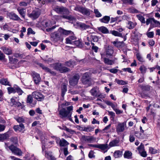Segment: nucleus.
<instances>
[{
  "label": "nucleus",
  "instance_id": "15",
  "mask_svg": "<svg viewBox=\"0 0 160 160\" xmlns=\"http://www.w3.org/2000/svg\"><path fill=\"white\" fill-rule=\"evenodd\" d=\"M0 49L7 55H10L12 54V50L9 48L3 46L1 47Z\"/></svg>",
  "mask_w": 160,
  "mask_h": 160
},
{
  "label": "nucleus",
  "instance_id": "55",
  "mask_svg": "<svg viewBox=\"0 0 160 160\" xmlns=\"http://www.w3.org/2000/svg\"><path fill=\"white\" fill-rule=\"evenodd\" d=\"M10 140L12 142L14 143H16L18 142V138L16 137L11 138Z\"/></svg>",
  "mask_w": 160,
  "mask_h": 160
},
{
  "label": "nucleus",
  "instance_id": "21",
  "mask_svg": "<svg viewBox=\"0 0 160 160\" xmlns=\"http://www.w3.org/2000/svg\"><path fill=\"white\" fill-rule=\"evenodd\" d=\"M99 88L97 87L93 88L90 90V92L92 95L97 97L98 95V93L99 91Z\"/></svg>",
  "mask_w": 160,
  "mask_h": 160
},
{
  "label": "nucleus",
  "instance_id": "59",
  "mask_svg": "<svg viewBox=\"0 0 160 160\" xmlns=\"http://www.w3.org/2000/svg\"><path fill=\"white\" fill-rule=\"evenodd\" d=\"M140 153L141 155L143 157H146L147 156L146 152L144 150L141 152Z\"/></svg>",
  "mask_w": 160,
  "mask_h": 160
},
{
  "label": "nucleus",
  "instance_id": "41",
  "mask_svg": "<svg viewBox=\"0 0 160 160\" xmlns=\"http://www.w3.org/2000/svg\"><path fill=\"white\" fill-rule=\"evenodd\" d=\"M118 142V140H114L109 143V146L111 147L116 146Z\"/></svg>",
  "mask_w": 160,
  "mask_h": 160
},
{
  "label": "nucleus",
  "instance_id": "48",
  "mask_svg": "<svg viewBox=\"0 0 160 160\" xmlns=\"http://www.w3.org/2000/svg\"><path fill=\"white\" fill-rule=\"evenodd\" d=\"M137 149L139 153L141 152L144 150V145L141 143V145L137 148Z\"/></svg>",
  "mask_w": 160,
  "mask_h": 160
},
{
  "label": "nucleus",
  "instance_id": "40",
  "mask_svg": "<svg viewBox=\"0 0 160 160\" xmlns=\"http://www.w3.org/2000/svg\"><path fill=\"white\" fill-rule=\"evenodd\" d=\"M79 26L81 29L82 30L86 29L90 27L88 25H86L84 23H80L79 24Z\"/></svg>",
  "mask_w": 160,
  "mask_h": 160
},
{
  "label": "nucleus",
  "instance_id": "54",
  "mask_svg": "<svg viewBox=\"0 0 160 160\" xmlns=\"http://www.w3.org/2000/svg\"><path fill=\"white\" fill-rule=\"evenodd\" d=\"M122 70L124 72H128L130 73H132V71L131 70V68H123L122 69Z\"/></svg>",
  "mask_w": 160,
  "mask_h": 160
},
{
  "label": "nucleus",
  "instance_id": "64",
  "mask_svg": "<svg viewBox=\"0 0 160 160\" xmlns=\"http://www.w3.org/2000/svg\"><path fill=\"white\" fill-rule=\"evenodd\" d=\"M94 12L96 16L97 17H100V13L98 9H94Z\"/></svg>",
  "mask_w": 160,
  "mask_h": 160
},
{
  "label": "nucleus",
  "instance_id": "16",
  "mask_svg": "<svg viewBox=\"0 0 160 160\" xmlns=\"http://www.w3.org/2000/svg\"><path fill=\"white\" fill-rule=\"evenodd\" d=\"M103 59L104 62L107 65H112L115 63V60L114 59H110L106 58H104Z\"/></svg>",
  "mask_w": 160,
  "mask_h": 160
},
{
  "label": "nucleus",
  "instance_id": "62",
  "mask_svg": "<svg viewBox=\"0 0 160 160\" xmlns=\"http://www.w3.org/2000/svg\"><path fill=\"white\" fill-rule=\"evenodd\" d=\"M117 82L118 84L120 85H124L126 84L125 81L122 80H118Z\"/></svg>",
  "mask_w": 160,
  "mask_h": 160
},
{
  "label": "nucleus",
  "instance_id": "38",
  "mask_svg": "<svg viewBox=\"0 0 160 160\" xmlns=\"http://www.w3.org/2000/svg\"><path fill=\"white\" fill-rule=\"evenodd\" d=\"M101 32L104 34L110 33L108 28L105 27H101Z\"/></svg>",
  "mask_w": 160,
  "mask_h": 160
},
{
  "label": "nucleus",
  "instance_id": "22",
  "mask_svg": "<svg viewBox=\"0 0 160 160\" xmlns=\"http://www.w3.org/2000/svg\"><path fill=\"white\" fill-rule=\"evenodd\" d=\"M112 43L115 46L118 48H121L124 46V43L123 41L118 42L114 41L112 42Z\"/></svg>",
  "mask_w": 160,
  "mask_h": 160
},
{
  "label": "nucleus",
  "instance_id": "42",
  "mask_svg": "<svg viewBox=\"0 0 160 160\" xmlns=\"http://www.w3.org/2000/svg\"><path fill=\"white\" fill-rule=\"evenodd\" d=\"M15 119L19 123H24L25 122V118L22 117L16 118Z\"/></svg>",
  "mask_w": 160,
  "mask_h": 160
},
{
  "label": "nucleus",
  "instance_id": "18",
  "mask_svg": "<svg viewBox=\"0 0 160 160\" xmlns=\"http://www.w3.org/2000/svg\"><path fill=\"white\" fill-rule=\"evenodd\" d=\"M8 15L9 18L11 19L17 21L21 20L20 18L14 13H10L8 14Z\"/></svg>",
  "mask_w": 160,
  "mask_h": 160
},
{
  "label": "nucleus",
  "instance_id": "35",
  "mask_svg": "<svg viewBox=\"0 0 160 160\" xmlns=\"http://www.w3.org/2000/svg\"><path fill=\"white\" fill-rule=\"evenodd\" d=\"M153 18H149L146 20V23L147 25H149L150 23L151 24V26L148 29V31H150V29L152 28L151 25L152 24V22H153Z\"/></svg>",
  "mask_w": 160,
  "mask_h": 160
},
{
  "label": "nucleus",
  "instance_id": "53",
  "mask_svg": "<svg viewBox=\"0 0 160 160\" xmlns=\"http://www.w3.org/2000/svg\"><path fill=\"white\" fill-rule=\"evenodd\" d=\"M154 33L153 32H150L147 33V35L148 37L152 38L153 37Z\"/></svg>",
  "mask_w": 160,
  "mask_h": 160
},
{
  "label": "nucleus",
  "instance_id": "36",
  "mask_svg": "<svg viewBox=\"0 0 160 160\" xmlns=\"http://www.w3.org/2000/svg\"><path fill=\"white\" fill-rule=\"evenodd\" d=\"M110 33H111L112 35L115 36H118L120 37H121L122 36V34L116 31H110Z\"/></svg>",
  "mask_w": 160,
  "mask_h": 160
},
{
  "label": "nucleus",
  "instance_id": "17",
  "mask_svg": "<svg viewBox=\"0 0 160 160\" xmlns=\"http://www.w3.org/2000/svg\"><path fill=\"white\" fill-rule=\"evenodd\" d=\"M45 156L48 159L51 160H55L56 158L53 155L52 152L50 151L46 152L45 151Z\"/></svg>",
  "mask_w": 160,
  "mask_h": 160
},
{
  "label": "nucleus",
  "instance_id": "27",
  "mask_svg": "<svg viewBox=\"0 0 160 160\" xmlns=\"http://www.w3.org/2000/svg\"><path fill=\"white\" fill-rule=\"evenodd\" d=\"M136 22H133L131 21H128L127 23V27L129 29H132L134 28L136 25Z\"/></svg>",
  "mask_w": 160,
  "mask_h": 160
},
{
  "label": "nucleus",
  "instance_id": "29",
  "mask_svg": "<svg viewBox=\"0 0 160 160\" xmlns=\"http://www.w3.org/2000/svg\"><path fill=\"white\" fill-rule=\"evenodd\" d=\"M122 152L120 150L116 151L113 154L114 157L115 158H118L122 157Z\"/></svg>",
  "mask_w": 160,
  "mask_h": 160
},
{
  "label": "nucleus",
  "instance_id": "57",
  "mask_svg": "<svg viewBox=\"0 0 160 160\" xmlns=\"http://www.w3.org/2000/svg\"><path fill=\"white\" fill-rule=\"evenodd\" d=\"M66 41L67 43L71 44H73V41H72L71 39L69 37L66 38Z\"/></svg>",
  "mask_w": 160,
  "mask_h": 160
},
{
  "label": "nucleus",
  "instance_id": "28",
  "mask_svg": "<svg viewBox=\"0 0 160 160\" xmlns=\"http://www.w3.org/2000/svg\"><path fill=\"white\" fill-rule=\"evenodd\" d=\"M132 153L131 152L127 151L125 152L123 156L124 158L130 159L132 158Z\"/></svg>",
  "mask_w": 160,
  "mask_h": 160
},
{
  "label": "nucleus",
  "instance_id": "26",
  "mask_svg": "<svg viewBox=\"0 0 160 160\" xmlns=\"http://www.w3.org/2000/svg\"><path fill=\"white\" fill-rule=\"evenodd\" d=\"M82 138L88 142H91L93 140V138L92 136H84L82 137Z\"/></svg>",
  "mask_w": 160,
  "mask_h": 160
},
{
  "label": "nucleus",
  "instance_id": "24",
  "mask_svg": "<svg viewBox=\"0 0 160 160\" xmlns=\"http://www.w3.org/2000/svg\"><path fill=\"white\" fill-rule=\"evenodd\" d=\"M39 66L45 70L47 72H49L52 74H54V72L53 71H51L50 69H49L47 67H46L42 63H39Z\"/></svg>",
  "mask_w": 160,
  "mask_h": 160
},
{
  "label": "nucleus",
  "instance_id": "13",
  "mask_svg": "<svg viewBox=\"0 0 160 160\" xmlns=\"http://www.w3.org/2000/svg\"><path fill=\"white\" fill-rule=\"evenodd\" d=\"M87 39L88 42H90L91 44L93 45H94V43L92 42V41L93 42H97L98 41V37L92 35H88L87 37Z\"/></svg>",
  "mask_w": 160,
  "mask_h": 160
},
{
  "label": "nucleus",
  "instance_id": "56",
  "mask_svg": "<svg viewBox=\"0 0 160 160\" xmlns=\"http://www.w3.org/2000/svg\"><path fill=\"white\" fill-rule=\"evenodd\" d=\"M108 114L111 116V118L114 119L115 117V113L113 112L108 111Z\"/></svg>",
  "mask_w": 160,
  "mask_h": 160
},
{
  "label": "nucleus",
  "instance_id": "2",
  "mask_svg": "<svg viewBox=\"0 0 160 160\" xmlns=\"http://www.w3.org/2000/svg\"><path fill=\"white\" fill-rule=\"evenodd\" d=\"M54 10L58 13H63V14L61 16V17L69 20L71 23L75 22L76 20L75 18L69 14V11L65 8L57 6L54 8Z\"/></svg>",
  "mask_w": 160,
  "mask_h": 160
},
{
  "label": "nucleus",
  "instance_id": "7",
  "mask_svg": "<svg viewBox=\"0 0 160 160\" xmlns=\"http://www.w3.org/2000/svg\"><path fill=\"white\" fill-rule=\"evenodd\" d=\"M59 114L62 118L67 117L70 120L72 121L71 118L72 112H67L65 109L63 108L61 109L59 111Z\"/></svg>",
  "mask_w": 160,
  "mask_h": 160
},
{
  "label": "nucleus",
  "instance_id": "31",
  "mask_svg": "<svg viewBox=\"0 0 160 160\" xmlns=\"http://www.w3.org/2000/svg\"><path fill=\"white\" fill-rule=\"evenodd\" d=\"M17 10L22 17L24 18L26 12L25 9L22 8H18Z\"/></svg>",
  "mask_w": 160,
  "mask_h": 160
},
{
  "label": "nucleus",
  "instance_id": "8",
  "mask_svg": "<svg viewBox=\"0 0 160 160\" xmlns=\"http://www.w3.org/2000/svg\"><path fill=\"white\" fill-rule=\"evenodd\" d=\"M8 148L11 150L12 153L16 155L19 156L22 155V152L21 150L13 145L9 146Z\"/></svg>",
  "mask_w": 160,
  "mask_h": 160
},
{
  "label": "nucleus",
  "instance_id": "3",
  "mask_svg": "<svg viewBox=\"0 0 160 160\" xmlns=\"http://www.w3.org/2000/svg\"><path fill=\"white\" fill-rule=\"evenodd\" d=\"M82 83L87 86H90L92 84V79L90 73L86 72L84 73L81 79Z\"/></svg>",
  "mask_w": 160,
  "mask_h": 160
},
{
  "label": "nucleus",
  "instance_id": "5",
  "mask_svg": "<svg viewBox=\"0 0 160 160\" xmlns=\"http://www.w3.org/2000/svg\"><path fill=\"white\" fill-rule=\"evenodd\" d=\"M74 10L87 16H89L90 15V12L89 9L79 5L76 6Z\"/></svg>",
  "mask_w": 160,
  "mask_h": 160
},
{
  "label": "nucleus",
  "instance_id": "4",
  "mask_svg": "<svg viewBox=\"0 0 160 160\" xmlns=\"http://www.w3.org/2000/svg\"><path fill=\"white\" fill-rule=\"evenodd\" d=\"M53 65V67L55 70L59 71L61 73L66 72L70 71V69L63 66L61 63L57 62L54 64Z\"/></svg>",
  "mask_w": 160,
  "mask_h": 160
},
{
  "label": "nucleus",
  "instance_id": "25",
  "mask_svg": "<svg viewBox=\"0 0 160 160\" xmlns=\"http://www.w3.org/2000/svg\"><path fill=\"white\" fill-rule=\"evenodd\" d=\"M17 86L15 85L13 87H8L7 90L9 94L11 93H15L16 92Z\"/></svg>",
  "mask_w": 160,
  "mask_h": 160
},
{
  "label": "nucleus",
  "instance_id": "50",
  "mask_svg": "<svg viewBox=\"0 0 160 160\" xmlns=\"http://www.w3.org/2000/svg\"><path fill=\"white\" fill-rule=\"evenodd\" d=\"M16 92H17L19 95H22L24 92L18 86L17 87Z\"/></svg>",
  "mask_w": 160,
  "mask_h": 160
},
{
  "label": "nucleus",
  "instance_id": "9",
  "mask_svg": "<svg viewBox=\"0 0 160 160\" xmlns=\"http://www.w3.org/2000/svg\"><path fill=\"white\" fill-rule=\"evenodd\" d=\"M40 14V12L39 10L35 9L32 11L31 13L28 14V16L33 19L37 18Z\"/></svg>",
  "mask_w": 160,
  "mask_h": 160
},
{
  "label": "nucleus",
  "instance_id": "23",
  "mask_svg": "<svg viewBox=\"0 0 160 160\" xmlns=\"http://www.w3.org/2000/svg\"><path fill=\"white\" fill-rule=\"evenodd\" d=\"M9 137V136L8 132L2 134H0V141L2 142L8 138Z\"/></svg>",
  "mask_w": 160,
  "mask_h": 160
},
{
  "label": "nucleus",
  "instance_id": "51",
  "mask_svg": "<svg viewBox=\"0 0 160 160\" xmlns=\"http://www.w3.org/2000/svg\"><path fill=\"white\" fill-rule=\"evenodd\" d=\"M62 129L65 130L66 131H67L68 132H70V133H72V132H75L74 130H72L71 129H69L66 126H63Z\"/></svg>",
  "mask_w": 160,
  "mask_h": 160
},
{
  "label": "nucleus",
  "instance_id": "63",
  "mask_svg": "<svg viewBox=\"0 0 160 160\" xmlns=\"http://www.w3.org/2000/svg\"><path fill=\"white\" fill-rule=\"evenodd\" d=\"M43 25L44 27H50V25L49 24V22L48 21H45L43 22Z\"/></svg>",
  "mask_w": 160,
  "mask_h": 160
},
{
  "label": "nucleus",
  "instance_id": "1",
  "mask_svg": "<svg viewBox=\"0 0 160 160\" xmlns=\"http://www.w3.org/2000/svg\"><path fill=\"white\" fill-rule=\"evenodd\" d=\"M73 32L70 30H66L60 28L57 32H54L51 35V40L54 42H57L58 41H62V35H68L72 34Z\"/></svg>",
  "mask_w": 160,
  "mask_h": 160
},
{
  "label": "nucleus",
  "instance_id": "32",
  "mask_svg": "<svg viewBox=\"0 0 160 160\" xmlns=\"http://www.w3.org/2000/svg\"><path fill=\"white\" fill-rule=\"evenodd\" d=\"M110 19L109 16H105L101 19V22L105 23H108L110 20Z\"/></svg>",
  "mask_w": 160,
  "mask_h": 160
},
{
  "label": "nucleus",
  "instance_id": "34",
  "mask_svg": "<svg viewBox=\"0 0 160 160\" xmlns=\"http://www.w3.org/2000/svg\"><path fill=\"white\" fill-rule=\"evenodd\" d=\"M0 83L3 85L11 86L9 84V82L8 81L7 79L6 78H2L1 79Z\"/></svg>",
  "mask_w": 160,
  "mask_h": 160
},
{
  "label": "nucleus",
  "instance_id": "52",
  "mask_svg": "<svg viewBox=\"0 0 160 160\" xmlns=\"http://www.w3.org/2000/svg\"><path fill=\"white\" fill-rule=\"evenodd\" d=\"M35 34V32L32 30V29L30 28H29L28 29L27 34L29 35L30 34Z\"/></svg>",
  "mask_w": 160,
  "mask_h": 160
},
{
  "label": "nucleus",
  "instance_id": "37",
  "mask_svg": "<svg viewBox=\"0 0 160 160\" xmlns=\"http://www.w3.org/2000/svg\"><path fill=\"white\" fill-rule=\"evenodd\" d=\"M72 44L75 45L79 48H81L82 47V42L80 40L73 41Z\"/></svg>",
  "mask_w": 160,
  "mask_h": 160
},
{
  "label": "nucleus",
  "instance_id": "61",
  "mask_svg": "<svg viewBox=\"0 0 160 160\" xmlns=\"http://www.w3.org/2000/svg\"><path fill=\"white\" fill-rule=\"evenodd\" d=\"M34 2L36 4L38 3L39 4V5L42 6V5L43 4L42 0H34Z\"/></svg>",
  "mask_w": 160,
  "mask_h": 160
},
{
  "label": "nucleus",
  "instance_id": "11",
  "mask_svg": "<svg viewBox=\"0 0 160 160\" xmlns=\"http://www.w3.org/2000/svg\"><path fill=\"white\" fill-rule=\"evenodd\" d=\"M126 123L125 122L119 123L116 127V131L118 133L123 132L125 130V126Z\"/></svg>",
  "mask_w": 160,
  "mask_h": 160
},
{
  "label": "nucleus",
  "instance_id": "10",
  "mask_svg": "<svg viewBox=\"0 0 160 160\" xmlns=\"http://www.w3.org/2000/svg\"><path fill=\"white\" fill-rule=\"evenodd\" d=\"M32 75L35 83L38 84L41 81V78L39 74L34 71H32Z\"/></svg>",
  "mask_w": 160,
  "mask_h": 160
},
{
  "label": "nucleus",
  "instance_id": "49",
  "mask_svg": "<svg viewBox=\"0 0 160 160\" xmlns=\"http://www.w3.org/2000/svg\"><path fill=\"white\" fill-rule=\"evenodd\" d=\"M27 102L28 103H31L32 102V96L29 95L28 96Z\"/></svg>",
  "mask_w": 160,
  "mask_h": 160
},
{
  "label": "nucleus",
  "instance_id": "44",
  "mask_svg": "<svg viewBox=\"0 0 160 160\" xmlns=\"http://www.w3.org/2000/svg\"><path fill=\"white\" fill-rule=\"evenodd\" d=\"M136 57L138 60L140 62H144L145 61L139 53L136 54Z\"/></svg>",
  "mask_w": 160,
  "mask_h": 160
},
{
  "label": "nucleus",
  "instance_id": "19",
  "mask_svg": "<svg viewBox=\"0 0 160 160\" xmlns=\"http://www.w3.org/2000/svg\"><path fill=\"white\" fill-rule=\"evenodd\" d=\"M67 83H63L61 86V95L63 97L64 96L66 92L67 91Z\"/></svg>",
  "mask_w": 160,
  "mask_h": 160
},
{
  "label": "nucleus",
  "instance_id": "14",
  "mask_svg": "<svg viewBox=\"0 0 160 160\" xmlns=\"http://www.w3.org/2000/svg\"><path fill=\"white\" fill-rule=\"evenodd\" d=\"M25 127L24 125L21 123L19 125H16L13 126V129L16 132H21L24 129Z\"/></svg>",
  "mask_w": 160,
  "mask_h": 160
},
{
  "label": "nucleus",
  "instance_id": "39",
  "mask_svg": "<svg viewBox=\"0 0 160 160\" xmlns=\"http://www.w3.org/2000/svg\"><path fill=\"white\" fill-rule=\"evenodd\" d=\"M74 64L75 62L72 61V60H70L66 62H65L66 65L69 67H72Z\"/></svg>",
  "mask_w": 160,
  "mask_h": 160
},
{
  "label": "nucleus",
  "instance_id": "60",
  "mask_svg": "<svg viewBox=\"0 0 160 160\" xmlns=\"http://www.w3.org/2000/svg\"><path fill=\"white\" fill-rule=\"evenodd\" d=\"M118 70L117 69H115L114 68L110 69L109 70V71L111 73H116L118 72Z\"/></svg>",
  "mask_w": 160,
  "mask_h": 160
},
{
  "label": "nucleus",
  "instance_id": "43",
  "mask_svg": "<svg viewBox=\"0 0 160 160\" xmlns=\"http://www.w3.org/2000/svg\"><path fill=\"white\" fill-rule=\"evenodd\" d=\"M139 69L141 71V73L142 74H145L146 72L147 71V68L144 65H141L139 68Z\"/></svg>",
  "mask_w": 160,
  "mask_h": 160
},
{
  "label": "nucleus",
  "instance_id": "47",
  "mask_svg": "<svg viewBox=\"0 0 160 160\" xmlns=\"http://www.w3.org/2000/svg\"><path fill=\"white\" fill-rule=\"evenodd\" d=\"M111 124H109L106 127L102 130V132H104L107 133L110 131V128L111 127Z\"/></svg>",
  "mask_w": 160,
  "mask_h": 160
},
{
  "label": "nucleus",
  "instance_id": "12",
  "mask_svg": "<svg viewBox=\"0 0 160 160\" xmlns=\"http://www.w3.org/2000/svg\"><path fill=\"white\" fill-rule=\"evenodd\" d=\"M33 98L39 101H41L44 99V97L41 93L38 92H34L32 93Z\"/></svg>",
  "mask_w": 160,
  "mask_h": 160
},
{
  "label": "nucleus",
  "instance_id": "33",
  "mask_svg": "<svg viewBox=\"0 0 160 160\" xmlns=\"http://www.w3.org/2000/svg\"><path fill=\"white\" fill-rule=\"evenodd\" d=\"M69 144V143L63 138L59 141V145L60 146H66Z\"/></svg>",
  "mask_w": 160,
  "mask_h": 160
},
{
  "label": "nucleus",
  "instance_id": "30",
  "mask_svg": "<svg viewBox=\"0 0 160 160\" xmlns=\"http://www.w3.org/2000/svg\"><path fill=\"white\" fill-rule=\"evenodd\" d=\"M78 127L79 128L80 130L85 132H90L93 130V128L91 127L82 128L79 126H78Z\"/></svg>",
  "mask_w": 160,
  "mask_h": 160
},
{
  "label": "nucleus",
  "instance_id": "46",
  "mask_svg": "<svg viewBox=\"0 0 160 160\" xmlns=\"http://www.w3.org/2000/svg\"><path fill=\"white\" fill-rule=\"evenodd\" d=\"M149 151L152 154H155L158 152L157 150L151 147L149 148Z\"/></svg>",
  "mask_w": 160,
  "mask_h": 160
},
{
  "label": "nucleus",
  "instance_id": "6",
  "mask_svg": "<svg viewBox=\"0 0 160 160\" xmlns=\"http://www.w3.org/2000/svg\"><path fill=\"white\" fill-rule=\"evenodd\" d=\"M80 76L78 74H76L71 77L69 79V83L72 86H74L78 83Z\"/></svg>",
  "mask_w": 160,
  "mask_h": 160
},
{
  "label": "nucleus",
  "instance_id": "45",
  "mask_svg": "<svg viewBox=\"0 0 160 160\" xmlns=\"http://www.w3.org/2000/svg\"><path fill=\"white\" fill-rule=\"evenodd\" d=\"M137 17L138 19L142 23H145V18L141 15H137Z\"/></svg>",
  "mask_w": 160,
  "mask_h": 160
},
{
  "label": "nucleus",
  "instance_id": "20",
  "mask_svg": "<svg viewBox=\"0 0 160 160\" xmlns=\"http://www.w3.org/2000/svg\"><path fill=\"white\" fill-rule=\"evenodd\" d=\"M106 55L108 56H111L113 53V48L112 47L108 46L106 49Z\"/></svg>",
  "mask_w": 160,
  "mask_h": 160
},
{
  "label": "nucleus",
  "instance_id": "58",
  "mask_svg": "<svg viewBox=\"0 0 160 160\" xmlns=\"http://www.w3.org/2000/svg\"><path fill=\"white\" fill-rule=\"evenodd\" d=\"M5 55L4 54L0 51V60H2L5 58Z\"/></svg>",
  "mask_w": 160,
  "mask_h": 160
}]
</instances>
